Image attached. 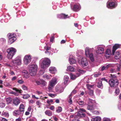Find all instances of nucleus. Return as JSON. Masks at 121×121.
I'll list each match as a JSON object with an SVG mask.
<instances>
[{
	"mask_svg": "<svg viewBox=\"0 0 121 121\" xmlns=\"http://www.w3.org/2000/svg\"><path fill=\"white\" fill-rule=\"evenodd\" d=\"M29 73L30 76H34L36 73L38 67L36 64H30L28 65Z\"/></svg>",
	"mask_w": 121,
	"mask_h": 121,
	"instance_id": "obj_1",
	"label": "nucleus"
},
{
	"mask_svg": "<svg viewBox=\"0 0 121 121\" xmlns=\"http://www.w3.org/2000/svg\"><path fill=\"white\" fill-rule=\"evenodd\" d=\"M51 63L50 60L48 58L41 59L39 61L40 65L41 68L45 70Z\"/></svg>",
	"mask_w": 121,
	"mask_h": 121,
	"instance_id": "obj_2",
	"label": "nucleus"
},
{
	"mask_svg": "<svg viewBox=\"0 0 121 121\" xmlns=\"http://www.w3.org/2000/svg\"><path fill=\"white\" fill-rule=\"evenodd\" d=\"M57 82V78L56 77L53 78L49 82L48 89L50 92L53 91V89Z\"/></svg>",
	"mask_w": 121,
	"mask_h": 121,
	"instance_id": "obj_3",
	"label": "nucleus"
},
{
	"mask_svg": "<svg viewBox=\"0 0 121 121\" xmlns=\"http://www.w3.org/2000/svg\"><path fill=\"white\" fill-rule=\"evenodd\" d=\"M94 50L93 48H89L88 47L86 48L85 49L86 55L87 57H89L92 61H94V59L93 54L91 52H92Z\"/></svg>",
	"mask_w": 121,
	"mask_h": 121,
	"instance_id": "obj_4",
	"label": "nucleus"
},
{
	"mask_svg": "<svg viewBox=\"0 0 121 121\" xmlns=\"http://www.w3.org/2000/svg\"><path fill=\"white\" fill-rule=\"evenodd\" d=\"M16 52V49L13 47L10 48L7 50L8 53L7 57L9 59H11Z\"/></svg>",
	"mask_w": 121,
	"mask_h": 121,
	"instance_id": "obj_5",
	"label": "nucleus"
},
{
	"mask_svg": "<svg viewBox=\"0 0 121 121\" xmlns=\"http://www.w3.org/2000/svg\"><path fill=\"white\" fill-rule=\"evenodd\" d=\"M10 64L12 65L15 66L20 65L22 64L21 59L19 57H17L12 60Z\"/></svg>",
	"mask_w": 121,
	"mask_h": 121,
	"instance_id": "obj_6",
	"label": "nucleus"
},
{
	"mask_svg": "<svg viewBox=\"0 0 121 121\" xmlns=\"http://www.w3.org/2000/svg\"><path fill=\"white\" fill-rule=\"evenodd\" d=\"M15 34L14 33H9L7 35L8 38L9 43L11 44L14 42L16 40V38L15 37Z\"/></svg>",
	"mask_w": 121,
	"mask_h": 121,
	"instance_id": "obj_7",
	"label": "nucleus"
},
{
	"mask_svg": "<svg viewBox=\"0 0 121 121\" xmlns=\"http://www.w3.org/2000/svg\"><path fill=\"white\" fill-rule=\"evenodd\" d=\"M104 46H96L95 48H96V52L97 54H101L104 52Z\"/></svg>",
	"mask_w": 121,
	"mask_h": 121,
	"instance_id": "obj_8",
	"label": "nucleus"
},
{
	"mask_svg": "<svg viewBox=\"0 0 121 121\" xmlns=\"http://www.w3.org/2000/svg\"><path fill=\"white\" fill-rule=\"evenodd\" d=\"M78 73H77L76 75L73 74L72 73L70 74V78L72 80H74L77 77H79L80 75V73H84L85 72V71L82 70L78 69Z\"/></svg>",
	"mask_w": 121,
	"mask_h": 121,
	"instance_id": "obj_9",
	"label": "nucleus"
},
{
	"mask_svg": "<svg viewBox=\"0 0 121 121\" xmlns=\"http://www.w3.org/2000/svg\"><path fill=\"white\" fill-rule=\"evenodd\" d=\"M109 83L110 86L111 87H115L118 84V82L117 80L113 79H110L109 81Z\"/></svg>",
	"mask_w": 121,
	"mask_h": 121,
	"instance_id": "obj_10",
	"label": "nucleus"
},
{
	"mask_svg": "<svg viewBox=\"0 0 121 121\" xmlns=\"http://www.w3.org/2000/svg\"><path fill=\"white\" fill-rule=\"evenodd\" d=\"M31 57L30 55H26L24 57L23 59L24 63L26 65H27L31 62Z\"/></svg>",
	"mask_w": 121,
	"mask_h": 121,
	"instance_id": "obj_11",
	"label": "nucleus"
},
{
	"mask_svg": "<svg viewBox=\"0 0 121 121\" xmlns=\"http://www.w3.org/2000/svg\"><path fill=\"white\" fill-rule=\"evenodd\" d=\"M79 64L83 66H86L88 64V63L86 58L82 57L80 60H78Z\"/></svg>",
	"mask_w": 121,
	"mask_h": 121,
	"instance_id": "obj_12",
	"label": "nucleus"
},
{
	"mask_svg": "<svg viewBox=\"0 0 121 121\" xmlns=\"http://www.w3.org/2000/svg\"><path fill=\"white\" fill-rule=\"evenodd\" d=\"M117 5V3L114 2L108 1L107 3V7L109 9H111L115 8Z\"/></svg>",
	"mask_w": 121,
	"mask_h": 121,
	"instance_id": "obj_13",
	"label": "nucleus"
},
{
	"mask_svg": "<svg viewBox=\"0 0 121 121\" xmlns=\"http://www.w3.org/2000/svg\"><path fill=\"white\" fill-rule=\"evenodd\" d=\"M13 115L17 117L19 116H22L23 114L19 110H15L13 112Z\"/></svg>",
	"mask_w": 121,
	"mask_h": 121,
	"instance_id": "obj_14",
	"label": "nucleus"
},
{
	"mask_svg": "<svg viewBox=\"0 0 121 121\" xmlns=\"http://www.w3.org/2000/svg\"><path fill=\"white\" fill-rule=\"evenodd\" d=\"M55 90L58 93H60L63 92L64 90L63 88L60 86H57L55 87Z\"/></svg>",
	"mask_w": 121,
	"mask_h": 121,
	"instance_id": "obj_15",
	"label": "nucleus"
},
{
	"mask_svg": "<svg viewBox=\"0 0 121 121\" xmlns=\"http://www.w3.org/2000/svg\"><path fill=\"white\" fill-rule=\"evenodd\" d=\"M81 9L80 5L79 4H75L73 7V10L75 11H79Z\"/></svg>",
	"mask_w": 121,
	"mask_h": 121,
	"instance_id": "obj_16",
	"label": "nucleus"
},
{
	"mask_svg": "<svg viewBox=\"0 0 121 121\" xmlns=\"http://www.w3.org/2000/svg\"><path fill=\"white\" fill-rule=\"evenodd\" d=\"M22 74L23 77L26 78H28L29 77V73L26 70H23L22 72Z\"/></svg>",
	"mask_w": 121,
	"mask_h": 121,
	"instance_id": "obj_17",
	"label": "nucleus"
},
{
	"mask_svg": "<svg viewBox=\"0 0 121 121\" xmlns=\"http://www.w3.org/2000/svg\"><path fill=\"white\" fill-rule=\"evenodd\" d=\"M120 45L118 44H115L113 46L112 50V54L114 55L116 50L120 47Z\"/></svg>",
	"mask_w": 121,
	"mask_h": 121,
	"instance_id": "obj_18",
	"label": "nucleus"
},
{
	"mask_svg": "<svg viewBox=\"0 0 121 121\" xmlns=\"http://www.w3.org/2000/svg\"><path fill=\"white\" fill-rule=\"evenodd\" d=\"M69 79V77L67 75H65L64 76L63 83L65 85H66L68 84Z\"/></svg>",
	"mask_w": 121,
	"mask_h": 121,
	"instance_id": "obj_19",
	"label": "nucleus"
},
{
	"mask_svg": "<svg viewBox=\"0 0 121 121\" xmlns=\"http://www.w3.org/2000/svg\"><path fill=\"white\" fill-rule=\"evenodd\" d=\"M13 103L15 105L17 106L20 103V100L17 98H15L13 99Z\"/></svg>",
	"mask_w": 121,
	"mask_h": 121,
	"instance_id": "obj_20",
	"label": "nucleus"
},
{
	"mask_svg": "<svg viewBox=\"0 0 121 121\" xmlns=\"http://www.w3.org/2000/svg\"><path fill=\"white\" fill-rule=\"evenodd\" d=\"M57 17L61 19H66L69 17L68 15H66L64 14H62L57 15Z\"/></svg>",
	"mask_w": 121,
	"mask_h": 121,
	"instance_id": "obj_21",
	"label": "nucleus"
},
{
	"mask_svg": "<svg viewBox=\"0 0 121 121\" xmlns=\"http://www.w3.org/2000/svg\"><path fill=\"white\" fill-rule=\"evenodd\" d=\"M69 63L71 64H75L76 62V61L73 57L70 56L69 59Z\"/></svg>",
	"mask_w": 121,
	"mask_h": 121,
	"instance_id": "obj_22",
	"label": "nucleus"
},
{
	"mask_svg": "<svg viewBox=\"0 0 121 121\" xmlns=\"http://www.w3.org/2000/svg\"><path fill=\"white\" fill-rule=\"evenodd\" d=\"M25 109V107L23 104H21L20 105L19 108V110L23 114V113Z\"/></svg>",
	"mask_w": 121,
	"mask_h": 121,
	"instance_id": "obj_23",
	"label": "nucleus"
},
{
	"mask_svg": "<svg viewBox=\"0 0 121 121\" xmlns=\"http://www.w3.org/2000/svg\"><path fill=\"white\" fill-rule=\"evenodd\" d=\"M85 116V114L83 112L80 111H79L77 113V116L75 115L74 116V117L75 118H76L78 116L81 117H84Z\"/></svg>",
	"mask_w": 121,
	"mask_h": 121,
	"instance_id": "obj_24",
	"label": "nucleus"
},
{
	"mask_svg": "<svg viewBox=\"0 0 121 121\" xmlns=\"http://www.w3.org/2000/svg\"><path fill=\"white\" fill-rule=\"evenodd\" d=\"M49 71L51 73H54L56 72V68L55 67H51L50 68Z\"/></svg>",
	"mask_w": 121,
	"mask_h": 121,
	"instance_id": "obj_25",
	"label": "nucleus"
},
{
	"mask_svg": "<svg viewBox=\"0 0 121 121\" xmlns=\"http://www.w3.org/2000/svg\"><path fill=\"white\" fill-rule=\"evenodd\" d=\"M43 77L45 79H48L52 78V76L50 74H44L43 76Z\"/></svg>",
	"mask_w": 121,
	"mask_h": 121,
	"instance_id": "obj_26",
	"label": "nucleus"
},
{
	"mask_svg": "<svg viewBox=\"0 0 121 121\" xmlns=\"http://www.w3.org/2000/svg\"><path fill=\"white\" fill-rule=\"evenodd\" d=\"M121 56L120 52H117L115 54V58L116 59H119L120 58Z\"/></svg>",
	"mask_w": 121,
	"mask_h": 121,
	"instance_id": "obj_27",
	"label": "nucleus"
},
{
	"mask_svg": "<svg viewBox=\"0 0 121 121\" xmlns=\"http://www.w3.org/2000/svg\"><path fill=\"white\" fill-rule=\"evenodd\" d=\"M97 86L98 88H100L101 89H102L103 88V86L102 83V81L100 80L97 83Z\"/></svg>",
	"mask_w": 121,
	"mask_h": 121,
	"instance_id": "obj_28",
	"label": "nucleus"
},
{
	"mask_svg": "<svg viewBox=\"0 0 121 121\" xmlns=\"http://www.w3.org/2000/svg\"><path fill=\"white\" fill-rule=\"evenodd\" d=\"M87 109L90 110L91 112L93 111L94 108L92 105H90L88 104L87 105Z\"/></svg>",
	"mask_w": 121,
	"mask_h": 121,
	"instance_id": "obj_29",
	"label": "nucleus"
},
{
	"mask_svg": "<svg viewBox=\"0 0 121 121\" xmlns=\"http://www.w3.org/2000/svg\"><path fill=\"white\" fill-rule=\"evenodd\" d=\"M1 115L3 116H4L6 117H8L9 116V113L8 112L3 111L1 114Z\"/></svg>",
	"mask_w": 121,
	"mask_h": 121,
	"instance_id": "obj_30",
	"label": "nucleus"
},
{
	"mask_svg": "<svg viewBox=\"0 0 121 121\" xmlns=\"http://www.w3.org/2000/svg\"><path fill=\"white\" fill-rule=\"evenodd\" d=\"M88 103L90 104H97V103H96V102L95 100H92L89 98L88 99Z\"/></svg>",
	"mask_w": 121,
	"mask_h": 121,
	"instance_id": "obj_31",
	"label": "nucleus"
},
{
	"mask_svg": "<svg viewBox=\"0 0 121 121\" xmlns=\"http://www.w3.org/2000/svg\"><path fill=\"white\" fill-rule=\"evenodd\" d=\"M45 113L48 116H51L52 115V112L50 110H47L45 112Z\"/></svg>",
	"mask_w": 121,
	"mask_h": 121,
	"instance_id": "obj_32",
	"label": "nucleus"
},
{
	"mask_svg": "<svg viewBox=\"0 0 121 121\" xmlns=\"http://www.w3.org/2000/svg\"><path fill=\"white\" fill-rule=\"evenodd\" d=\"M6 101L7 104L10 103L12 100V99L10 97L7 98L6 99Z\"/></svg>",
	"mask_w": 121,
	"mask_h": 121,
	"instance_id": "obj_33",
	"label": "nucleus"
},
{
	"mask_svg": "<svg viewBox=\"0 0 121 121\" xmlns=\"http://www.w3.org/2000/svg\"><path fill=\"white\" fill-rule=\"evenodd\" d=\"M67 69L71 71H74L75 70L73 67L71 66H69L67 67Z\"/></svg>",
	"mask_w": 121,
	"mask_h": 121,
	"instance_id": "obj_34",
	"label": "nucleus"
},
{
	"mask_svg": "<svg viewBox=\"0 0 121 121\" xmlns=\"http://www.w3.org/2000/svg\"><path fill=\"white\" fill-rule=\"evenodd\" d=\"M62 108L61 107H59L56 108V112L57 113H60L62 111Z\"/></svg>",
	"mask_w": 121,
	"mask_h": 121,
	"instance_id": "obj_35",
	"label": "nucleus"
},
{
	"mask_svg": "<svg viewBox=\"0 0 121 121\" xmlns=\"http://www.w3.org/2000/svg\"><path fill=\"white\" fill-rule=\"evenodd\" d=\"M106 55H110L111 54V51L109 49H107L105 52Z\"/></svg>",
	"mask_w": 121,
	"mask_h": 121,
	"instance_id": "obj_36",
	"label": "nucleus"
},
{
	"mask_svg": "<svg viewBox=\"0 0 121 121\" xmlns=\"http://www.w3.org/2000/svg\"><path fill=\"white\" fill-rule=\"evenodd\" d=\"M22 98L25 99H27L30 97V95L28 94L23 95Z\"/></svg>",
	"mask_w": 121,
	"mask_h": 121,
	"instance_id": "obj_37",
	"label": "nucleus"
},
{
	"mask_svg": "<svg viewBox=\"0 0 121 121\" xmlns=\"http://www.w3.org/2000/svg\"><path fill=\"white\" fill-rule=\"evenodd\" d=\"M101 118L99 117H97L94 118L93 119L94 121H100Z\"/></svg>",
	"mask_w": 121,
	"mask_h": 121,
	"instance_id": "obj_38",
	"label": "nucleus"
},
{
	"mask_svg": "<svg viewBox=\"0 0 121 121\" xmlns=\"http://www.w3.org/2000/svg\"><path fill=\"white\" fill-rule=\"evenodd\" d=\"M41 84L43 86H44L46 85L47 83L44 80H41Z\"/></svg>",
	"mask_w": 121,
	"mask_h": 121,
	"instance_id": "obj_39",
	"label": "nucleus"
},
{
	"mask_svg": "<svg viewBox=\"0 0 121 121\" xmlns=\"http://www.w3.org/2000/svg\"><path fill=\"white\" fill-rule=\"evenodd\" d=\"M13 90H15L16 92L20 93H21L22 92V90L18 89L16 88H13Z\"/></svg>",
	"mask_w": 121,
	"mask_h": 121,
	"instance_id": "obj_40",
	"label": "nucleus"
},
{
	"mask_svg": "<svg viewBox=\"0 0 121 121\" xmlns=\"http://www.w3.org/2000/svg\"><path fill=\"white\" fill-rule=\"evenodd\" d=\"M51 48L50 47H47L46 51L45 52L46 53H47L48 54H50V53L48 51V50L50 49Z\"/></svg>",
	"mask_w": 121,
	"mask_h": 121,
	"instance_id": "obj_41",
	"label": "nucleus"
},
{
	"mask_svg": "<svg viewBox=\"0 0 121 121\" xmlns=\"http://www.w3.org/2000/svg\"><path fill=\"white\" fill-rule=\"evenodd\" d=\"M89 94L91 96H93L94 95L93 92V90H89Z\"/></svg>",
	"mask_w": 121,
	"mask_h": 121,
	"instance_id": "obj_42",
	"label": "nucleus"
},
{
	"mask_svg": "<svg viewBox=\"0 0 121 121\" xmlns=\"http://www.w3.org/2000/svg\"><path fill=\"white\" fill-rule=\"evenodd\" d=\"M84 102L82 101H79L77 102V103H78L79 105H81L83 104Z\"/></svg>",
	"mask_w": 121,
	"mask_h": 121,
	"instance_id": "obj_43",
	"label": "nucleus"
},
{
	"mask_svg": "<svg viewBox=\"0 0 121 121\" xmlns=\"http://www.w3.org/2000/svg\"><path fill=\"white\" fill-rule=\"evenodd\" d=\"M120 92V91L119 89L118 88H116L115 92V93L117 95H118L119 94Z\"/></svg>",
	"mask_w": 121,
	"mask_h": 121,
	"instance_id": "obj_44",
	"label": "nucleus"
},
{
	"mask_svg": "<svg viewBox=\"0 0 121 121\" xmlns=\"http://www.w3.org/2000/svg\"><path fill=\"white\" fill-rule=\"evenodd\" d=\"M86 86L87 88L89 90H90V88H92L93 86L92 85H90L89 84H88Z\"/></svg>",
	"mask_w": 121,
	"mask_h": 121,
	"instance_id": "obj_45",
	"label": "nucleus"
},
{
	"mask_svg": "<svg viewBox=\"0 0 121 121\" xmlns=\"http://www.w3.org/2000/svg\"><path fill=\"white\" fill-rule=\"evenodd\" d=\"M35 82L38 85H39L41 84V80L40 81L38 80H36Z\"/></svg>",
	"mask_w": 121,
	"mask_h": 121,
	"instance_id": "obj_46",
	"label": "nucleus"
},
{
	"mask_svg": "<svg viewBox=\"0 0 121 121\" xmlns=\"http://www.w3.org/2000/svg\"><path fill=\"white\" fill-rule=\"evenodd\" d=\"M36 104L39 106V108L40 107V106L41 105V103L39 101H37L36 102Z\"/></svg>",
	"mask_w": 121,
	"mask_h": 121,
	"instance_id": "obj_47",
	"label": "nucleus"
},
{
	"mask_svg": "<svg viewBox=\"0 0 121 121\" xmlns=\"http://www.w3.org/2000/svg\"><path fill=\"white\" fill-rule=\"evenodd\" d=\"M22 89L24 90H27V87L24 85H23L22 86Z\"/></svg>",
	"mask_w": 121,
	"mask_h": 121,
	"instance_id": "obj_48",
	"label": "nucleus"
},
{
	"mask_svg": "<svg viewBox=\"0 0 121 121\" xmlns=\"http://www.w3.org/2000/svg\"><path fill=\"white\" fill-rule=\"evenodd\" d=\"M107 69L106 67V66H102L101 67V71H103L104 70H106Z\"/></svg>",
	"mask_w": 121,
	"mask_h": 121,
	"instance_id": "obj_49",
	"label": "nucleus"
},
{
	"mask_svg": "<svg viewBox=\"0 0 121 121\" xmlns=\"http://www.w3.org/2000/svg\"><path fill=\"white\" fill-rule=\"evenodd\" d=\"M5 106V104L2 103H0V107L2 108Z\"/></svg>",
	"mask_w": 121,
	"mask_h": 121,
	"instance_id": "obj_50",
	"label": "nucleus"
},
{
	"mask_svg": "<svg viewBox=\"0 0 121 121\" xmlns=\"http://www.w3.org/2000/svg\"><path fill=\"white\" fill-rule=\"evenodd\" d=\"M48 95L52 97H54L56 96V95L55 94H48Z\"/></svg>",
	"mask_w": 121,
	"mask_h": 121,
	"instance_id": "obj_51",
	"label": "nucleus"
},
{
	"mask_svg": "<svg viewBox=\"0 0 121 121\" xmlns=\"http://www.w3.org/2000/svg\"><path fill=\"white\" fill-rule=\"evenodd\" d=\"M17 82L19 84H22L24 82L22 80H18Z\"/></svg>",
	"mask_w": 121,
	"mask_h": 121,
	"instance_id": "obj_52",
	"label": "nucleus"
},
{
	"mask_svg": "<svg viewBox=\"0 0 121 121\" xmlns=\"http://www.w3.org/2000/svg\"><path fill=\"white\" fill-rule=\"evenodd\" d=\"M103 121H110V119L108 118H104L103 119Z\"/></svg>",
	"mask_w": 121,
	"mask_h": 121,
	"instance_id": "obj_53",
	"label": "nucleus"
},
{
	"mask_svg": "<svg viewBox=\"0 0 121 121\" xmlns=\"http://www.w3.org/2000/svg\"><path fill=\"white\" fill-rule=\"evenodd\" d=\"M80 111L81 112H86V110L83 108H80L79 109Z\"/></svg>",
	"mask_w": 121,
	"mask_h": 121,
	"instance_id": "obj_54",
	"label": "nucleus"
},
{
	"mask_svg": "<svg viewBox=\"0 0 121 121\" xmlns=\"http://www.w3.org/2000/svg\"><path fill=\"white\" fill-rule=\"evenodd\" d=\"M68 103L70 104H72V101L71 99V98H69V99L68 100Z\"/></svg>",
	"mask_w": 121,
	"mask_h": 121,
	"instance_id": "obj_55",
	"label": "nucleus"
},
{
	"mask_svg": "<svg viewBox=\"0 0 121 121\" xmlns=\"http://www.w3.org/2000/svg\"><path fill=\"white\" fill-rule=\"evenodd\" d=\"M93 112V113H94L96 114V115H98L99 114V113L97 111H92Z\"/></svg>",
	"mask_w": 121,
	"mask_h": 121,
	"instance_id": "obj_56",
	"label": "nucleus"
},
{
	"mask_svg": "<svg viewBox=\"0 0 121 121\" xmlns=\"http://www.w3.org/2000/svg\"><path fill=\"white\" fill-rule=\"evenodd\" d=\"M100 75V73H97L94 74V76L95 77H97Z\"/></svg>",
	"mask_w": 121,
	"mask_h": 121,
	"instance_id": "obj_57",
	"label": "nucleus"
},
{
	"mask_svg": "<svg viewBox=\"0 0 121 121\" xmlns=\"http://www.w3.org/2000/svg\"><path fill=\"white\" fill-rule=\"evenodd\" d=\"M112 66V65L111 64H109L108 65H106V67L107 69L109 67L111 66Z\"/></svg>",
	"mask_w": 121,
	"mask_h": 121,
	"instance_id": "obj_58",
	"label": "nucleus"
},
{
	"mask_svg": "<svg viewBox=\"0 0 121 121\" xmlns=\"http://www.w3.org/2000/svg\"><path fill=\"white\" fill-rule=\"evenodd\" d=\"M121 66L119 65H118L117 66V70L118 71H119L120 70L121 68Z\"/></svg>",
	"mask_w": 121,
	"mask_h": 121,
	"instance_id": "obj_59",
	"label": "nucleus"
},
{
	"mask_svg": "<svg viewBox=\"0 0 121 121\" xmlns=\"http://www.w3.org/2000/svg\"><path fill=\"white\" fill-rule=\"evenodd\" d=\"M53 102V100L52 99H50V100H48L47 101V103L49 104L50 103H52Z\"/></svg>",
	"mask_w": 121,
	"mask_h": 121,
	"instance_id": "obj_60",
	"label": "nucleus"
},
{
	"mask_svg": "<svg viewBox=\"0 0 121 121\" xmlns=\"http://www.w3.org/2000/svg\"><path fill=\"white\" fill-rule=\"evenodd\" d=\"M74 110L73 109H72L70 108L68 109L67 111H69L70 112H73L74 111Z\"/></svg>",
	"mask_w": 121,
	"mask_h": 121,
	"instance_id": "obj_61",
	"label": "nucleus"
},
{
	"mask_svg": "<svg viewBox=\"0 0 121 121\" xmlns=\"http://www.w3.org/2000/svg\"><path fill=\"white\" fill-rule=\"evenodd\" d=\"M101 80L102 81H105L107 82H108V81L107 80V79H106L105 78H101Z\"/></svg>",
	"mask_w": 121,
	"mask_h": 121,
	"instance_id": "obj_62",
	"label": "nucleus"
},
{
	"mask_svg": "<svg viewBox=\"0 0 121 121\" xmlns=\"http://www.w3.org/2000/svg\"><path fill=\"white\" fill-rule=\"evenodd\" d=\"M84 120L86 121H89V118L87 117H85L84 118Z\"/></svg>",
	"mask_w": 121,
	"mask_h": 121,
	"instance_id": "obj_63",
	"label": "nucleus"
},
{
	"mask_svg": "<svg viewBox=\"0 0 121 121\" xmlns=\"http://www.w3.org/2000/svg\"><path fill=\"white\" fill-rule=\"evenodd\" d=\"M1 121H8V120L4 118H3L1 119Z\"/></svg>",
	"mask_w": 121,
	"mask_h": 121,
	"instance_id": "obj_64",
	"label": "nucleus"
}]
</instances>
